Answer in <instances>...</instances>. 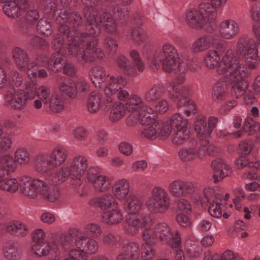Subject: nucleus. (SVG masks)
Masks as SVG:
<instances>
[{"instance_id":"nucleus-1","label":"nucleus","mask_w":260,"mask_h":260,"mask_svg":"<svg viewBox=\"0 0 260 260\" xmlns=\"http://www.w3.org/2000/svg\"><path fill=\"white\" fill-rule=\"evenodd\" d=\"M99 10L89 11L85 10L83 14L86 22L87 32L80 35L79 41L67 45L68 54H71L82 65L92 62L98 58H102L104 54L100 48H96L98 39L95 38L101 32V27L96 19Z\"/></svg>"},{"instance_id":"nucleus-2","label":"nucleus","mask_w":260,"mask_h":260,"mask_svg":"<svg viewBox=\"0 0 260 260\" xmlns=\"http://www.w3.org/2000/svg\"><path fill=\"white\" fill-rule=\"evenodd\" d=\"M179 57L176 49L169 44H165L161 49L155 52L151 60V67L154 71H157L160 62H162V68L166 72L184 73L187 70L186 64L179 62Z\"/></svg>"},{"instance_id":"nucleus-3","label":"nucleus","mask_w":260,"mask_h":260,"mask_svg":"<svg viewBox=\"0 0 260 260\" xmlns=\"http://www.w3.org/2000/svg\"><path fill=\"white\" fill-rule=\"evenodd\" d=\"M56 20L60 23L57 27L59 34L66 37L69 42L74 40L76 31L84 23L81 14L72 9L62 10Z\"/></svg>"},{"instance_id":"nucleus-4","label":"nucleus","mask_w":260,"mask_h":260,"mask_svg":"<svg viewBox=\"0 0 260 260\" xmlns=\"http://www.w3.org/2000/svg\"><path fill=\"white\" fill-rule=\"evenodd\" d=\"M170 199L167 191L162 187H154L146 205L148 209L154 213H164L170 206Z\"/></svg>"},{"instance_id":"nucleus-5","label":"nucleus","mask_w":260,"mask_h":260,"mask_svg":"<svg viewBox=\"0 0 260 260\" xmlns=\"http://www.w3.org/2000/svg\"><path fill=\"white\" fill-rule=\"evenodd\" d=\"M240 63V60L235 56L232 49L226 51L220 62L217 66L216 71L219 75H225L229 73L230 78L237 74L240 67H243Z\"/></svg>"},{"instance_id":"nucleus-6","label":"nucleus","mask_w":260,"mask_h":260,"mask_svg":"<svg viewBox=\"0 0 260 260\" xmlns=\"http://www.w3.org/2000/svg\"><path fill=\"white\" fill-rule=\"evenodd\" d=\"M154 235L172 248H178L181 244V238L178 233L176 232L174 236L170 227L165 222H160L155 225Z\"/></svg>"},{"instance_id":"nucleus-7","label":"nucleus","mask_w":260,"mask_h":260,"mask_svg":"<svg viewBox=\"0 0 260 260\" xmlns=\"http://www.w3.org/2000/svg\"><path fill=\"white\" fill-rule=\"evenodd\" d=\"M212 46L216 49H222L226 46V44L217 35H204L195 41L192 45L191 50L194 53H198L209 49Z\"/></svg>"},{"instance_id":"nucleus-8","label":"nucleus","mask_w":260,"mask_h":260,"mask_svg":"<svg viewBox=\"0 0 260 260\" xmlns=\"http://www.w3.org/2000/svg\"><path fill=\"white\" fill-rule=\"evenodd\" d=\"M28 99H30L24 90L16 91L10 88L4 95V105L13 109L21 110L25 108Z\"/></svg>"},{"instance_id":"nucleus-9","label":"nucleus","mask_w":260,"mask_h":260,"mask_svg":"<svg viewBox=\"0 0 260 260\" xmlns=\"http://www.w3.org/2000/svg\"><path fill=\"white\" fill-rule=\"evenodd\" d=\"M43 184L44 181L38 179L31 180L27 176L21 177L19 180L20 191L30 199H35L40 196Z\"/></svg>"},{"instance_id":"nucleus-10","label":"nucleus","mask_w":260,"mask_h":260,"mask_svg":"<svg viewBox=\"0 0 260 260\" xmlns=\"http://www.w3.org/2000/svg\"><path fill=\"white\" fill-rule=\"evenodd\" d=\"M250 74L246 67H240L237 74L231 78L234 82L232 87V92L235 94L237 98L244 95L248 89L249 84L247 78Z\"/></svg>"},{"instance_id":"nucleus-11","label":"nucleus","mask_w":260,"mask_h":260,"mask_svg":"<svg viewBox=\"0 0 260 260\" xmlns=\"http://www.w3.org/2000/svg\"><path fill=\"white\" fill-rule=\"evenodd\" d=\"M195 187L194 182L178 179L169 184L168 190L173 197H185L193 192Z\"/></svg>"},{"instance_id":"nucleus-12","label":"nucleus","mask_w":260,"mask_h":260,"mask_svg":"<svg viewBox=\"0 0 260 260\" xmlns=\"http://www.w3.org/2000/svg\"><path fill=\"white\" fill-rule=\"evenodd\" d=\"M178 156L182 161L189 162L195 159L196 157L203 159L205 156V151L199 146L196 140L192 139L187 147L179 150Z\"/></svg>"},{"instance_id":"nucleus-13","label":"nucleus","mask_w":260,"mask_h":260,"mask_svg":"<svg viewBox=\"0 0 260 260\" xmlns=\"http://www.w3.org/2000/svg\"><path fill=\"white\" fill-rule=\"evenodd\" d=\"M168 94L169 98L172 101L176 102L177 101V105L179 108L187 107L190 103H194L189 98L190 94L189 88L182 87L179 89L174 83L170 84Z\"/></svg>"},{"instance_id":"nucleus-14","label":"nucleus","mask_w":260,"mask_h":260,"mask_svg":"<svg viewBox=\"0 0 260 260\" xmlns=\"http://www.w3.org/2000/svg\"><path fill=\"white\" fill-rule=\"evenodd\" d=\"M142 132V136L149 140H154L158 137L165 139L170 135L169 127H165V123L160 121L147 125Z\"/></svg>"},{"instance_id":"nucleus-15","label":"nucleus","mask_w":260,"mask_h":260,"mask_svg":"<svg viewBox=\"0 0 260 260\" xmlns=\"http://www.w3.org/2000/svg\"><path fill=\"white\" fill-rule=\"evenodd\" d=\"M218 30L222 38L225 40H232L239 34L240 28L238 22L234 19H228L220 23Z\"/></svg>"},{"instance_id":"nucleus-16","label":"nucleus","mask_w":260,"mask_h":260,"mask_svg":"<svg viewBox=\"0 0 260 260\" xmlns=\"http://www.w3.org/2000/svg\"><path fill=\"white\" fill-rule=\"evenodd\" d=\"M151 219L149 215L141 214L129 218L125 225L126 232L132 235H135L140 228L148 224Z\"/></svg>"},{"instance_id":"nucleus-17","label":"nucleus","mask_w":260,"mask_h":260,"mask_svg":"<svg viewBox=\"0 0 260 260\" xmlns=\"http://www.w3.org/2000/svg\"><path fill=\"white\" fill-rule=\"evenodd\" d=\"M140 255L139 244L135 242H130L123 245L122 253L118 255L117 260H138Z\"/></svg>"},{"instance_id":"nucleus-18","label":"nucleus","mask_w":260,"mask_h":260,"mask_svg":"<svg viewBox=\"0 0 260 260\" xmlns=\"http://www.w3.org/2000/svg\"><path fill=\"white\" fill-rule=\"evenodd\" d=\"M75 245L78 249H83L85 253L88 254H94L99 249L97 242L85 235H80L76 238Z\"/></svg>"},{"instance_id":"nucleus-19","label":"nucleus","mask_w":260,"mask_h":260,"mask_svg":"<svg viewBox=\"0 0 260 260\" xmlns=\"http://www.w3.org/2000/svg\"><path fill=\"white\" fill-rule=\"evenodd\" d=\"M13 59L17 66L22 70L30 69L33 66L30 64L29 58L27 52L22 48L16 47L12 50Z\"/></svg>"},{"instance_id":"nucleus-20","label":"nucleus","mask_w":260,"mask_h":260,"mask_svg":"<svg viewBox=\"0 0 260 260\" xmlns=\"http://www.w3.org/2000/svg\"><path fill=\"white\" fill-rule=\"evenodd\" d=\"M88 167L87 159L84 156L78 155L72 160L70 167L71 176H82Z\"/></svg>"},{"instance_id":"nucleus-21","label":"nucleus","mask_w":260,"mask_h":260,"mask_svg":"<svg viewBox=\"0 0 260 260\" xmlns=\"http://www.w3.org/2000/svg\"><path fill=\"white\" fill-rule=\"evenodd\" d=\"M186 22L191 28L200 30L203 28L206 22L200 12L197 9H191L186 14Z\"/></svg>"},{"instance_id":"nucleus-22","label":"nucleus","mask_w":260,"mask_h":260,"mask_svg":"<svg viewBox=\"0 0 260 260\" xmlns=\"http://www.w3.org/2000/svg\"><path fill=\"white\" fill-rule=\"evenodd\" d=\"M79 236L77 230L70 229L67 233H62L58 236V242L64 251L71 250L73 247L76 239Z\"/></svg>"},{"instance_id":"nucleus-23","label":"nucleus","mask_w":260,"mask_h":260,"mask_svg":"<svg viewBox=\"0 0 260 260\" xmlns=\"http://www.w3.org/2000/svg\"><path fill=\"white\" fill-rule=\"evenodd\" d=\"M204 197L207 202L209 204L208 212L213 217L220 218L222 216L221 204L217 201L213 200L212 189L210 188H206L203 190Z\"/></svg>"},{"instance_id":"nucleus-24","label":"nucleus","mask_w":260,"mask_h":260,"mask_svg":"<svg viewBox=\"0 0 260 260\" xmlns=\"http://www.w3.org/2000/svg\"><path fill=\"white\" fill-rule=\"evenodd\" d=\"M166 90L161 84H154L144 94V100L149 104H155L163 96Z\"/></svg>"},{"instance_id":"nucleus-25","label":"nucleus","mask_w":260,"mask_h":260,"mask_svg":"<svg viewBox=\"0 0 260 260\" xmlns=\"http://www.w3.org/2000/svg\"><path fill=\"white\" fill-rule=\"evenodd\" d=\"M90 203L102 210H107L111 208H116L117 205L115 198L111 194H105L100 197L94 198L90 201Z\"/></svg>"},{"instance_id":"nucleus-26","label":"nucleus","mask_w":260,"mask_h":260,"mask_svg":"<svg viewBox=\"0 0 260 260\" xmlns=\"http://www.w3.org/2000/svg\"><path fill=\"white\" fill-rule=\"evenodd\" d=\"M8 175L6 170L0 171V189L11 193L15 192L18 189L19 182L14 178L7 179Z\"/></svg>"},{"instance_id":"nucleus-27","label":"nucleus","mask_w":260,"mask_h":260,"mask_svg":"<svg viewBox=\"0 0 260 260\" xmlns=\"http://www.w3.org/2000/svg\"><path fill=\"white\" fill-rule=\"evenodd\" d=\"M212 167L214 170L213 178L215 183L222 180L228 175V172L230 171L229 165L224 164L220 159L214 160L212 162Z\"/></svg>"},{"instance_id":"nucleus-28","label":"nucleus","mask_w":260,"mask_h":260,"mask_svg":"<svg viewBox=\"0 0 260 260\" xmlns=\"http://www.w3.org/2000/svg\"><path fill=\"white\" fill-rule=\"evenodd\" d=\"M153 109L148 105H145L141 108V111L138 113L139 114V120L141 124L145 125H149L160 121L161 120H157L155 118V115L152 113Z\"/></svg>"},{"instance_id":"nucleus-29","label":"nucleus","mask_w":260,"mask_h":260,"mask_svg":"<svg viewBox=\"0 0 260 260\" xmlns=\"http://www.w3.org/2000/svg\"><path fill=\"white\" fill-rule=\"evenodd\" d=\"M48 156L51 166L53 169L64 162L67 156V151L62 148H56Z\"/></svg>"},{"instance_id":"nucleus-30","label":"nucleus","mask_w":260,"mask_h":260,"mask_svg":"<svg viewBox=\"0 0 260 260\" xmlns=\"http://www.w3.org/2000/svg\"><path fill=\"white\" fill-rule=\"evenodd\" d=\"M44 184L40 194L41 197L51 202L58 200L60 195V189L58 187H50L44 181Z\"/></svg>"},{"instance_id":"nucleus-31","label":"nucleus","mask_w":260,"mask_h":260,"mask_svg":"<svg viewBox=\"0 0 260 260\" xmlns=\"http://www.w3.org/2000/svg\"><path fill=\"white\" fill-rule=\"evenodd\" d=\"M217 8L212 6L211 3H202L199 5L198 10L206 22L208 23L214 21L216 19L217 16L216 9Z\"/></svg>"},{"instance_id":"nucleus-32","label":"nucleus","mask_w":260,"mask_h":260,"mask_svg":"<svg viewBox=\"0 0 260 260\" xmlns=\"http://www.w3.org/2000/svg\"><path fill=\"white\" fill-rule=\"evenodd\" d=\"M3 253L5 257L8 260H17L20 257L21 250L17 243L9 242L4 246Z\"/></svg>"},{"instance_id":"nucleus-33","label":"nucleus","mask_w":260,"mask_h":260,"mask_svg":"<svg viewBox=\"0 0 260 260\" xmlns=\"http://www.w3.org/2000/svg\"><path fill=\"white\" fill-rule=\"evenodd\" d=\"M194 127L198 137L201 140L208 139L210 131L207 129L205 117L202 115L198 116L194 121Z\"/></svg>"},{"instance_id":"nucleus-34","label":"nucleus","mask_w":260,"mask_h":260,"mask_svg":"<svg viewBox=\"0 0 260 260\" xmlns=\"http://www.w3.org/2000/svg\"><path fill=\"white\" fill-rule=\"evenodd\" d=\"M123 219V215L121 211L116 208L111 211L105 212L102 214V220L106 223L114 224L120 223Z\"/></svg>"},{"instance_id":"nucleus-35","label":"nucleus","mask_w":260,"mask_h":260,"mask_svg":"<svg viewBox=\"0 0 260 260\" xmlns=\"http://www.w3.org/2000/svg\"><path fill=\"white\" fill-rule=\"evenodd\" d=\"M66 78L64 77L60 76L57 78L56 83L60 90L64 93L71 99H75L77 95V89L75 84H67L66 82Z\"/></svg>"},{"instance_id":"nucleus-36","label":"nucleus","mask_w":260,"mask_h":260,"mask_svg":"<svg viewBox=\"0 0 260 260\" xmlns=\"http://www.w3.org/2000/svg\"><path fill=\"white\" fill-rule=\"evenodd\" d=\"M102 99L101 93L96 91L91 92L88 97L87 102L88 111L91 113H96L100 109Z\"/></svg>"},{"instance_id":"nucleus-37","label":"nucleus","mask_w":260,"mask_h":260,"mask_svg":"<svg viewBox=\"0 0 260 260\" xmlns=\"http://www.w3.org/2000/svg\"><path fill=\"white\" fill-rule=\"evenodd\" d=\"M227 84L223 81H218L214 85L212 96L214 101L216 103L221 102L225 98L228 92Z\"/></svg>"},{"instance_id":"nucleus-38","label":"nucleus","mask_w":260,"mask_h":260,"mask_svg":"<svg viewBox=\"0 0 260 260\" xmlns=\"http://www.w3.org/2000/svg\"><path fill=\"white\" fill-rule=\"evenodd\" d=\"M110 79L111 82L106 87L104 91L107 96H115V94L122 88L125 79L121 77H117L115 78L113 76H111Z\"/></svg>"},{"instance_id":"nucleus-39","label":"nucleus","mask_w":260,"mask_h":260,"mask_svg":"<svg viewBox=\"0 0 260 260\" xmlns=\"http://www.w3.org/2000/svg\"><path fill=\"white\" fill-rule=\"evenodd\" d=\"M129 187V183L126 179L119 180L113 186V193L118 199H123L128 194Z\"/></svg>"},{"instance_id":"nucleus-40","label":"nucleus","mask_w":260,"mask_h":260,"mask_svg":"<svg viewBox=\"0 0 260 260\" xmlns=\"http://www.w3.org/2000/svg\"><path fill=\"white\" fill-rule=\"evenodd\" d=\"M91 80L95 86L97 84H102L107 78L105 69L100 66H96L92 68L89 71Z\"/></svg>"},{"instance_id":"nucleus-41","label":"nucleus","mask_w":260,"mask_h":260,"mask_svg":"<svg viewBox=\"0 0 260 260\" xmlns=\"http://www.w3.org/2000/svg\"><path fill=\"white\" fill-rule=\"evenodd\" d=\"M169 127L170 133L172 131L188 127V121L180 115L179 113L174 114L169 122L165 123V127Z\"/></svg>"},{"instance_id":"nucleus-42","label":"nucleus","mask_w":260,"mask_h":260,"mask_svg":"<svg viewBox=\"0 0 260 260\" xmlns=\"http://www.w3.org/2000/svg\"><path fill=\"white\" fill-rule=\"evenodd\" d=\"M48 154H41L37 155L35 159V165L37 170L40 173H44L52 168L49 162Z\"/></svg>"},{"instance_id":"nucleus-43","label":"nucleus","mask_w":260,"mask_h":260,"mask_svg":"<svg viewBox=\"0 0 260 260\" xmlns=\"http://www.w3.org/2000/svg\"><path fill=\"white\" fill-rule=\"evenodd\" d=\"M71 176V173L68 167H62L53 174L51 181L54 185L61 184L66 181Z\"/></svg>"},{"instance_id":"nucleus-44","label":"nucleus","mask_w":260,"mask_h":260,"mask_svg":"<svg viewBox=\"0 0 260 260\" xmlns=\"http://www.w3.org/2000/svg\"><path fill=\"white\" fill-rule=\"evenodd\" d=\"M126 108L123 104L115 103L112 105L109 118L112 122H117L125 114Z\"/></svg>"},{"instance_id":"nucleus-45","label":"nucleus","mask_w":260,"mask_h":260,"mask_svg":"<svg viewBox=\"0 0 260 260\" xmlns=\"http://www.w3.org/2000/svg\"><path fill=\"white\" fill-rule=\"evenodd\" d=\"M145 105L142 99L136 94L132 95L128 98L124 105L128 112L136 111L138 113L141 111V108Z\"/></svg>"},{"instance_id":"nucleus-46","label":"nucleus","mask_w":260,"mask_h":260,"mask_svg":"<svg viewBox=\"0 0 260 260\" xmlns=\"http://www.w3.org/2000/svg\"><path fill=\"white\" fill-rule=\"evenodd\" d=\"M124 208L129 214H136L142 207V203L139 199L134 196H129L124 202Z\"/></svg>"},{"instance_id":"nucleus-47","label":"nucleus","mask_w":260,"mask_h":260,"mask_svg":"<svg viewBox=\"0 0 260 260\" xmlns=\"http://www.w3.org/2000/svg\"><path fill=\"white\" fill-rule=\"evenodd\" d=\"M117 63L125 75L131 77L136 75L137 70L135 67L130 64L129 60L124 55H120L118 57Z\"/></svg>"},{"instance_id":"nucleus-48","label":"nucleus","mask_w":260,"mask_h":260,"mask_svg":"<svg viewBox=\"0 0 260 260\" xmlns=\"http://www.w3.org/2000/svg\"><path fill=\"white\" fill-rule=\"evenodd\" d=\"M28 48L34 50H45L49 46L45 39L38 35H34L27 42Z\"/></svg>"},{"instance_id":"nucleus-49","label":"nucleus","mask_w":260,"mask_h":260,"mask_svg":"<svg viewBox=\"0 0 260 260\" xmlns=\"http://www.w3.org/2000/svg\"><path fill=\"white\" fill-rule=\"evenodd\" d=\"M63 54L55 53L50 58L48 61V67L53 72H59L62 70L63 66L64 64V59L62 56Z\"/></svg>"},{"instance_id":"nucleus-50","label":"nucleus","mask_w":260,"mask_h":260,"mask_svg":"<svg viewBox=\"0 0 260 260\" xmlns=\"http://www.w3.org/2000/svg\"><path fill=\"white\" fill-rule=\"evenodd\" d=\"M129 31L131 39L135 45L139 46L146 42L147 35L142 28L139 27H135L131 28Z\"/></svg>"},{"instance_id":"nucleus-51","label":"nucleus","mask_w":260,"mask_h":260,"mask_svg":"<svg viewBox=\"0 0 260 260\" xmlns=\"http://www.w3.org/2000/svg\"><path fill=\"white\" fill-rule=\"evenodd\" d=\"M7 231L11 235L19 237H23L27 234L25 226L18 222L9 223L7 226Z\"/></svg>"},{"instance_id":"nucleus-52","label":"nucleus","mask_w":260,"mask_h":260,"mask_svg":"<svg viewBox=\"0 0 260 260\" xmlns=\"http://www.w3.org/2000/svg\"><path fill=\"white\" fill-rule=\"evenodd\" d=\"M173 135V142L177 145H181L189 138L190 130L188 127L175 129Z\"/></svg>"},{"instance_id":"nucleus-53","label":"nucleus","mask_w":260,"mask_h":260,"mask_svg":"<svg viewBox=\"0 0 260 260\" xmlns=\"http://www.w3.org/2000/svg\"><path fill=\"white\" fill-rule=\"evenodd\" d=\"M112 15L118 20L124 19L128 15L129 9L128 7L123 5L122 3H117L112 7Z\"/></svg>"},{"instance_id":"nucleus-54","label":"nucleus","mask_w":260,"mask_h":260,"mask_svg":"<svg viewBox=\"0 0 260 260\" xmlns=\"http://www.w3.org/2000/svg\"><path fill=\"white\" fill-rule=\"evenodd\" d=\"M220 57L215 50H210L204 57V62L206 67L209 69H213L219 63Z\"/></svg>"},{"instance_id":"nucleus-55","label":"nucleus","mask_w":260,"mask_h":260,"mask_svg":"<svg viewBox=\"0 0 260 260\" xmlns=\"http://www.w3.org/2000/svg\"><path fill=\"white\" fill-rule=\"evenodd\" d=\"M48 104H49L50 110L54 113H59L64 108L62 99L56 94L52 95Z\"/></svg>"},{"instance_id":"nucleus-56","label":"nucleus","mask_w":260,"mask_h":260,"mask_svg":"<svg viewBox=\"0 0 260 260\" xmlns=\"http://www.w3.org/2000/svg\"><path fill=\"white\" fill-rule=\"evenodd\" d=\"M3 9L5 14L9 17L16 18L20 16L21 10L14 0L5 4Z\"/></svg>"},{"instance_id":"nucleus-57","label":"nucleus","mask_w":260,"mask_h":260,"mask_svg":"<svg viewBox=\"0 0 260 260\" xmlns=\"http://www.w3.org/2000/svg\"><path fill=\"white\" fill-rule=\"evenodd\" d=\"M50 247L45 242L36 243L31 247V251L38 257L46 256L49 253Z\"/></svg>"},{"instance_id":"nucleus-58","label":"nucleus","mask_w":260,"mask_h":260,"mask_svg":"<svg viewBox=\"0 0 260 260\" xmlns=\"http://www.w3.org/2000/svg\"><path fill=\"white\" fill-rule=\"evenodd\" d=\"M104 45L106 52L113 56L117 52L118 44L117 41L112 37L107 36L104 40Z\"/></svg>"},{"instance_id":"nucleus-59","label":"nucleus","mask_w":260,"mask_h":260,"mask_svg":"<svg viewBox=\"0 0 260 260\" xmlns=\"http://www.w3.org/2000/svg\"><path fill=\"white\" fill-rule=\"evenodd\" d=\"M15 162L12 157L9 155H5L1 157L0 171L5 170L7 172V175H9L10 172L13 171L15 169Z\"/></svg>"},{"instance_id":"nucleus-60","label":"nucleus","mask_w":260,"mask_h":260,"mask_svg":"<svg viewBox=\"0 0 260 260\" xmlns=\"http://www.w3.org/2000/svg\"><path fill=\"white\" fill-rule=\"evenodd\" d=\"M93 187L98 192H104L107 190L110 186L109 179L105 176H99V178L93 183Z\"/></svg>"},{"instance_id":"nucleus-61","label":"nucleus","mask_w":260,"mask_h":260,"mask_svg":"<svg viewBox=\"0 0 260 260\" xmlns=\"http://www.w3.org/2000/svg\"><path fill=\"white\" fill-rule=\"evenodd\" d=\"M37 29L41 35L46 37L50 36L53 31L50 23L44 19H41L39 21Z\"/></svg>"},{"instance_id":"nucleus-62","label":"nucleus","mask_w":260,"mask_h":260,"mask_svg":"<svg viewBox=\"0 0 260 260\" xmlns=\"http://www.w3.org/2000/svg\"><path fill=\"white\" fill-rule=\"evenodd\" d=\"M260 129V125L258 122L254 121L252 118H247L245 119L243 129L249 135H253L256 132Z\"/></svg>"},{"instance_id":"nucleus-63","label":"nucleus","mask_w":260,"mask_h":260,"mask_svg":"<svg viewBox=\"0 0 260 260\" xmlns=\"http://www.w3.org/2000/svg\"><path fill=\"white\" fill-rule=\"evenodd\" d=\"M102 232V229L100 226L96 223H90L84 227L83 234L90 236L93 238L99 237Z\"/></svg>"},{"instance_id":"nucleus-64","label":"nucleus","mask_w":260,"mask_h":260,"mask_svg":"<svg viewBox=\"0 0 260 260\" xmlns=\"http://www.w3.org/2000/svg\"><path fill=\"white\" fill-rule=\"evenodd\" d=\"M199 146L204 149L205 155L207 153L211 156H215L217 155L219 152L218 149L214 145L212 144L209 145V142L208 139L201 140Z\"/></svg>"}]
</instances>
